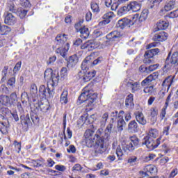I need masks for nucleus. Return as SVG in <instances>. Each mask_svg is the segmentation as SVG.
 <instances>
[{"label": "nucleus", "mask_w": 178, "mask_h": 178, "mask_svg": "<svg viewBox=\"0 0 178 178\" xmlns=\"http://www.w3.org/2000/svg\"><path fill=\"white\" fill-rule=\"evenodd\" d=\"M139 72H140V73H148V67H145V65H140L139 67Z\"/></svg>", "instance_id": "774afa93"}, {"label": "nucleus", "mask_w": 178, "mask_h": 178, "mask_svg": "<svg viewBox=\"0 0 178 178\" xmlns=\"http://www.w3.org/2000/svg\"><path fill=\"white\" fill-rule=\"evenodd\" d=\"M83 167L81 165L76 163L72 167V172H81Z\"/></svg>", "instance_id": "6e6d98bb"}, {"label": "nucleus", "mask_w": 178, "mask_h": 178, "mask_svg": "<svg viewBox=\"0 0 178 178\" xmlns=\"http://www.w3.org/2000/svg\"><path fill=\"white\" fill-rule=\"evenodd\" d=\"M97 72L92 71V72H89L86 74V77H88V80H91V79L95 77V74Z\"/></svg>", "instance_id": "0e129e2a"}, {"label": "nucleus", "mask_w": 178, "mask_h": 178, "mask_svg": "<svg viewBox=\"0 0 178 178\" xmlns=\"http://www.w3.org/2000/svg\"><path fill=\"white\" fill-rule=\"evenodd\" d=\"M152 83L150 79L148 78V76L142 82H141V86L142 87H145L146 86H148V84Z\"/></svg>", "instance_id": "69168bd1"}, {"label": "nucleus", "mask_w": 178, "mask_h": 178, "mask_svg": "<svg viewBox=\"0 0 178 178\" xmlns=\"http://www.w3.org/2000/svg\"><path fill=\"white\" fill-rule=\"evenodd\" d=\"M172 65H178V53H174L171 57Z\"/></svg>", "instance_id": "49530a36"}, {"label": "nucleus", "mask_w": 178, "mask_h": 178, "mask_svg": "<svg viewBox=\"0 0 178 178\" xmlns=\"http://www.w3.org/2000/svg\"><path fill=\"white\" fill-rule=\"evenodd\" d=\"M153 41H159V42H163L168 40V33L165 31H161L159 33L154 34L152 38Z\"/></svg>", "instance_id": "f8f14e48"}, {"label": "nucleus", "mask_w": 178, "mask_h": 178, "mask_svg": "<svg viewBox=\"0 0 178 178\" xmlns=\"http://www.w3.org/2000/svg\"><path fill=\"white\" fill-rule=\"evenodd\" d=\"M17 15H19L21 19L26 17L27 15V10H24L23 8H19L17 10Z\"/></svg>", "instance_id": "37998d69"}, {"label": "nucleus", "mask_w": 178, "mask_h": 178, "mask_svg": "<svg viewBox=\"0 0 178 178\" xmlns=\"http://www.w3.org/2000/svg\"><path fill=\"white\" fill-rule=\"evenodd\" d=\"M160 50L158 48L156 49H152L149 50H147L145 51V54L149 56V57L154 58L156 55H158L159 54Z\"/></svg>", "instance_id": "c756f323"}, {"label": "nucleus", "mask_w": 178, "mask_h": 178, "mask_svg": "<svg viewBox=\"0 0 178 178\" xmlns=\"http://www.w3.org/2000/svg\"><path fill=\"white\" fill-rule=\"evenodd\" d=\"M66 41H67V35L66 34H60L56 37V45H58L56 53L59 54L64 59L67 58V51H69V43H66Z\"/></svg>", "instance_id": "f03ea898"}, {"label": "nucleus", "mask_w": 178, "mask_h": 178, "mask_svg": "<svg viewBox=\"0 0 178 178\" xmlns=\"http://www.w3.org/2000/svg\"><path fill=\"white\" fill-rule=\"evenodd\" d=\"M79 62V58L76 55H73L70 57V60L67 63V67H73V66H76Z\"/></svg>", "instance_id": "b1692460"}, {"label": "nucleus", "mask_w": 178, "mask_h": 178, "mask_svg": "<svg viewBox=\"0 0 178 178\" xmlns=\"http://www.w3.org/2000/svg\"><path fill=\"white\" fill-rule=\"evenodd\" d=\"M125 106L126 108H134V103L133 102V94H129L126 99H125Z\"/></svg>", "instance_id": "393cba45"}, {"label": "nucleus", "mask_w": 178, "mask_h": 178, "mask_svg": "<svg viewBox=\"0 0 178 178\" xmlns=\"http://www.w3.org/2000/svg\"><path fill=\"white\" fill-rule=\"evenodd\" d=\"M173 80H175V76L170 75L168 76L165 79V80L162 83V86L164 87L165 88H167V91H169V89L173 84Z\"/></svg>", "instance_id": "4468645a"}, {"label": "nucleus", "mask_w": 178, "mask_h": 178, "mask_svg": "<svg viewBox=\"0 0 178 178\" xmlns=\"http://www.w3.org/2000/svg\"><path fill=\"white\" fill-rule=\"evenodd\" d=\"M15 84H16V78L15 76L10 78L7 82V85L10 86V87H12V88L15 87Z\"/></svg>", "instance_id": "de8ad7c7"}, {"label": "nucleus", "mask_w": 178, "mask_h": 178, "mask_svg": "<svg viewBox=\"0 0 178 178\" xmlns=\"http://www.w3.org/2000/svg\"><path fill=\"white\" fill-rule=\"evenodd\" d=\"M51 81L52 83H49L50 87L52 88H54L55 86L58 84V82L59 81V76L56 74H51Z\"/></svg>", "instance_id": "bb28decb"}, {"label": "nucleus", "mask_w": 178, "mask_h": 178, "mask_svg": "<svg viewBox=\"0 0 178 178\" xmlns=\"http://www.w3.org/2000/svg\"><path fill=\"white\" fill-rule=\"evenodd\" d=\"M95 138V136H94V138H85L86 146L88 148H92V147H94V144H95V149L96 154H101L97 152V147H95V145H97V140Z\"/></svg>", "instance_id": "a211bd4d"}, {"label": "nucleus", "mask_w": 178, "mask_h": 178, "mask_svg": "<svg viewBox=\"0 0 178 178\" xmlns=\"http://www.w3.org/2000/svg\"><path fill=\"white\" fill-rule=\"evenodd\" d=\"M116 154H117L118 159H122V157L123 156V151L122 150L120 147H117Z\"/></svg>", "instance_id": "13d9d810"}, {"label": "nucleus", "mask_w": 178, "mask_h": 178, "mask_svg": "<svg viewBox=\"0 0 178 178\" xmlns=\"http://www.w3.org/2000/svg\"><path fill=\"white\" fill-rule=\"evenodd\" d=\"M150 115L152 118H156L158 116V108H151Z\"/></svg>", "instance_id": "bf43d9fd"}, {"label": "nucleus", "mask_w": 178, "mask_h": 178, "mask_svg": "<svg viewBox=\"0 0 178 178\" xmlns=\"http://www.w3.org/2000/svg\"><path fill=\"white\" fill-rule=\"evenodd\" d=\"M158 134H159V132L158 131V130L156 129H151L149 131V136L151 138V137L152 138H156L158 137Z\"/></svg>", "instance_id": "58836bf2"}, {"label": "nucleus", "mask_w": 178, "mask_h": 178, "mask_svg": "<svg viewBox=\"0 0 178 178\" xmlns=\"http://www.w3.org/2000/svg\"><path fill=\"white\" fill-rule=\"evenodd\" d=\"M127 12H130L129 10L128 6H123L122 8H120L118 11V16H123V15H126Z\"/></svg>", "instance_id": "c9c22d12"}, {"label": "nucleus", "mask_w": 178, "mask_h": 178, "mask_svg": "<svg viewBox=\"0 0 178 178\" xmlns=\"http://www.w3.org/2000/svg\"><path fill=\"white\" fill-rule=\"evenodd\" d=\"M158 76H159V73H158V72H155L149 75L147 77L150 79V81L152 82L154 80H156L158 79Z\"/></svg>", "instance_id": "5fc2aeb1"}, {"label": "nucleus", "mask_w": 178, "mask_h": 178, "mask_svg": "<svg viewBox=\"0 0 178 178\" xmlns=\"http://www.w3.org/2000/svg\"><path fill=\"white\" fill-rule=\"evenodd\" d=\"M91 9L94 11V12H99V6H98V4L97 3H91Z\"/></svg>", "instance_id": "e2e57ef3"}, {"label": "nucleus", "mask_w": 178, "mask_h": 178, "mask_svg": "<svg viewBox=\"0 0 178 178\" xmlns=\"http://www.w3.org/2000/svg\"><path fill=\"white\" fill-rule=\"evenodd\" d=\"M115 17V13L113 12H108L104 15L103 19L107 21V23H109L112 19Z\"/></svg>", "instance_id": "72a5a7b5"}, {"label": "nucleus", "mask_w": 178, "mask_h": 178, "mask_svg": "<svg viewBox=\"0 0 178 178\" xmlns=\"http://www.w3.org/2000/svg\"><path fill=\"white\" fill-rule=\"evenodd\" d=\"M166 109H168V106H164L161 109L160 117L162 120L165 119V116L166 115Z\"/></svg>", "instance_id": "680f3d73"}, {"label": "nucleus", "mask_w": 178, "mask_h": 178, "mask_svg": "<svg viewBox=\"0 0 178 178\" xmlns=\"http://www.w3.org/2000/svg\"><path fill=\"white\" fill-rule=\"evenodd\" d=\"M55 168L56 170H59V172H65L66 170V167L62 165H56Z\"/></svg>", "instance_id": "338daca9"}, {"label": "nucleus", "mask_w": 178, "mask_h": 178, "mask_svg": "<svg viewBox=\"0 0 178 178\" xmlns=\"http://www.w3.org/2000/svg\"><path fill=\"white\" fill-rule=\"evenodd\" d=\"M147 17H148V9H144L142 11L138 20L139 22H145V20H147Z\"/></svg>", "instance_id": "2f4dec72"}, {"label": "nucleus", "mask_w": 178, "mask_h": 178, "mask_svg": "<svg viewBox=\"0 0 178 178\" xmlns=\"http://www.w3.org/2000/svg\"><path fill=\"white\" fill-rule=\"evenodd\" d=\"M175 5H176V0H167L164 5V10L169 12L172 9H175Z\"/></svg>", "instance_id": "412c9836"}, {"label": "nucleus", "mask_w": 178, "mask_h": 178, "mask_svg": "<svg viewBox=\"0 0 178 178\" xmlns=\"http://www.w3.org/2000/svg\"><path fill=\"white\" fill-rule=\"evenodd\" d=\"M0 88L4 92V94H6L7 95L10 94V90H9V88L6 85H1Z\"/></svg>", "instance_id": "603ef678"}, {"label": "nucleus", "mask_w": 178, "mask_h": 178, "mask_svg": "<svg viewBox=\"0 0 178 178\" xmlns=\"http://www.w3.org/2000/svg\"><path fill=\"white\" fill-rule=\"evenodd\" d=\"M129 140L130 142H128L123 146V149L124 151L133 152V151L140 145V139H138L136 136H132L129 137Z\"/></svg>", "instance_id": "423d86ee"}, {"label": "nucleus", "mask_w": 178, "mask_h": 178, "mask_svg": "<svg viewBox=\"0 0 178 178\" xmlns=\"http://www.w3.org/2000/svg\"><path fill=\"white\" fill-rule=\"evenodd\" d=\"M21 124H24L25 126H29L31 124V115L29 113L22 114L20 116Z\"/></svg>", "instance_id": "6ab92c4d"}, {"label": "nucleus", "mask_w": 178, "mask_h": 178, "mask_svg": "<svg viewBox=\"0 0 178 178\" xmlns=\"http://www.w3.org/2000/svg\"><path fill=\"white\" fill-rule=\"evenodd\" d=\"M4 23L10 26H13L16 23V17L13 14L8 13L5 17Z\"/></svg>", "instance_id": "2eb2a0df"}, {"label": "nucleus", "mask_w": 178, "mask_h": 178, "mask_svg": "<svg viewBox=\"0 0 178 178\" xmlns=\"http://www.w3.org/2000/svg\"><path fill=\"white\" fill-rule=\"evenodd\" d=\"M69 92L67 90H63L60 98V102L61 104H67V95Z\"/></svg>", "instance_id": "7c9ffc66"}, {"label": "nucleus", "mask_w": 178, "mask_h": 178, "mask_svg": "<svg viewBox=\"0 0 178 178\" xmlns=\"http://www.w3.org/2000/svg\"><path fill=\"white\" fill-rule=\"evenodd\" d=\"M121 35L120 32L118 31H114L110 33H108L106 36V38L109 41H115V38H120Z\"/></svg>", "instance_id": "5701e85b"}, {"label": "nucleus", "mask_w": 178, "mask_h": 178, "mask_svg": "<svg viewBox=\"0 0 178 178\" xmlns=\"http://www.w3.org/2000/svg\"><path fill=\"white\" fill-rule=\"evenodd\" d=\"M113 128V124L110 123L106 127L105 132H104V129H99L97 131L94 138L96 140V152L104 154V152L106 151V147L104 144L109 140V138H111V131H112Z\"/></svg>", "instance_id": "f257e3e1"}, {"label": "nucleus", "mask_w": 178, "mask_h": 178, "mask_svg": "<svg viewBox=\"0 0 178 178\" xmlns=\"http://www.w3.org/2000/svg\"><path fill=\"white\" fill-rule=\"evenodd\" d=\"M10 105H12V104H16V102H17V95L16 94V92H13L10 94Z\"/></svg>", "instance_id": "c03bdc74"}, {"label": "nucleus", "mask_w": 178, "mask_h": 178, "mask_svg": "<svg viewBox=\"0 0 178 178\" xmlns=\"http://www.w3.org/2000/svg\"><path fill=\"white\" fill-rule=\"evenodd\" d=\"M143 92L145 94H149L151 95V94H153V92H155V89H154L153 86L145 87L143 90Z\"/></svg>", "instance_id": "79ce46f5"}, {"label": "nucleus", "mask_w": 178, "mask_h": 178, "mask_svg": "<svg viewBox=\"0 0 178 178\" xmlns=\"http://www.w3.org/2000/svg\"><path fill=\"white\" fill-rule=\"evenodd\" d=\"M55 90V88H49V82L47 83V88L45 87V86L42 85L39 88V94L40 95H42V97H54V94L55 93L54 91Z\"/></svg>", "instance_id": "0eeeda50"}, {"label": "nucleus", "mask_w": 178, "mask_h": 178, "mask_svg": "<svg viewBox=\"0 0 178 178\" xmlns=\"http://www.w3.org/2000/svg\"><path fill=\"white\" fill-rule=\"evenodd\" d=\"M127 86L131 89V92L134 94V92H137L141 88L140 86V82L129 81L127 83Z\"/></svg>", "instance_id": "9b49d317"}, {"label": "nucleus", "mask_w": 178, "mask_h": 178, "mask_svg": "<svg viewBox=\"0 0 178 178\" xmlns=\"http://www.w3.org/2000/svg\"><path fill=\"white\" fill-rule=\"evenodd\" d=\"M169 26V22L166 21L160 20L159 23H157V29L158 30H166Z\"/></svg>", "instance_id": "a878e982"}, {"label": "nucleus", "mask_w": 178, "mask_h": 178, "mask_svg": "<svg viewBox=\"0 0 178 178\" xmlns=\"http://www.w3.org/2000/svg\"><path fill=\"white\" fill-rule=\"evenodd\" d=\"M95 48H98V44L94 40H88L81 45V49H88V51H94Z\"/></svg>", "instance_id": "9d476101"}, {"label": "nucleus", "mask_w": 178, "mask_h": 178, "mask_svg": "<svg viewBox=\"0 0 178 178\" xmlns=\"http://www.w3.org/2000/svg\"><path fill=\"white\" fill-rule=\"evenodd\" d=\"M144 140V143L145 144L146 147L149 148V149H154L155 148H157L158 145L161 144V138H159L157 140L155 141L152 138L147 136H145L143 138Z\"/></svg>", "instance_id": "6e6552de"}, {"label": "nucleus", "mask_w": 178, "mask_h": 178, "mask_svg": "<svg viewBox=\"0 0 178 178\" xmlns=\"http://www.w3.org/2000/svg\"><path fill=\"white\" fill-rule=\"evenodd\" d=\"M9 67L8 66H4L1 71L2 78L1 79V83H3L6 80V76H8V70Z\"/></svg>", "instance_id": "f704fd0d"}, {"label": "nucleus", "mask_w": 178, "mask_h": 178, "mask_svg": "<svg viewBox=\"0 0 178 178\" xmlns=\"http://www.w3.org/2000/svg\"><path fill=\"white\" fill-rule=\"evenodd\" d=\"M20 5L23 6V8H30L31 6V3L29 0H20Z\"/></svg>", "instance_id": "8fccbe9b"}, {"label": "nucleus", "mask_w": 178, "mask_h": 178, "mask_svg": "<svg viewBox=\"0 0 178 178\" xmlns=\"http://www.w3.org/2000/svg\"><path fill=\"white\" fill-rule=\"evenodd\" d=\"M108 118H109V114L108 113H105L102 116V118H101V120H100V123H101V126L102 127H105V124H106V122L108 120Z\"/></svg>", "instance_id": "e433bc0d"}, {"label": "nucleus", "mask_w": 178, "mask_h": 178, "mask_svg": "<svg viewBox=\"0 0 178 178\" xmlns=\"http://www.w3.org/2000/svg\"><path fill=\"white\" fill-rule=\"evenodd\" d=\"M129 10L132 12H138L141 9V3L137 1H131L127 5Z\"/></svg>", "instance_id": "dca6fc26"}, {"label": "nucleus", "mask_w": 178, "mask_h": 178, "mask_svg": "<svg viewBox=\"0 0 178 178\" xmlns=\"http://www.w3.org/2000/svg\"><path fill=\"white\" fill-rule=\"evenodd\" d=\"M31 119L34 124H37L40 122V118L37 114L31 115Z\"/></svg>", "instance_id": "4d7b16f0"}, {"label": "nucleus", "mask_w": 178, "mask_h": 178, "mask_svg": "<svg viewBox=\"0 0 178 178\" xmlns=\"http://www.w3.org/2000/svg\"><path fill=\"white\" fill-rule=\"evenodd\" d=\"M124 115V111H120L119 113H118V111H115L111 112V120L113 123V122L117 120V128L118 131L121 133V131H123V127H126V122L124 121V119L123 118V115Z\"/></svg>", "instance_id": "20e7f679"}, {"label": "nucleus", "mask_w": 178, "mask_h": 178, "mask_svg": "<svg viewBox=\"0 0 178 178\" xmlns=\"http://www.w3.org/2000/svg\"><path fill=\"white\" fill-rule=\"evenodd\" d=\"M89 66H92V60L91 56H87L81 63V67L82 70H87Z\"/></svg>", "instance_id": "f3484780"}, {"label": "nucleus", "mask_w": 178, "mask_h": 178, "mask_svg": "<svg viewBox=\"0 0 178 178\" xmlns=\"http://www.w3.org/2000/svg\"><path fill=\"white\" fill-rule=\"evenodd\" d=\"M45 160L43 159L33 160L32 163L35 168H44Z\"/></svg>", "instance_id": "cd10ccee"}, {"label": "nucleus", "mask_w": 178, "mask_h": 178, "mask_svg": "<svg viewBox=\"0 0 178 178\" xmlns=\"http://www.w3.org/2000/svg\"><path fill=\"white\" fill-rule=\"evenodd\" d=\"M22 67V61H19L16 63L13 69V73L16 74L17 72H19Z\"/></svg>", "instance_id": "052dcab7"}, {"label": "nucleus", "mask_w": 178, "mask_h": 178, "mask_svg": "<svg viewBox=\"0 0 178 178\" xmlns=\"http://www.w3.org/2000/svg\"><path fill=\"white\" fill-rule=\"evenodd\" d=\"M163 0H149V9H154L155 6H158L159 5L160 2H162Z\"/></svg>", "instance_id": "a19ab883"}, {"label": "nucleus", "mask_w": 178, "mask_h": 178, "mask_svg": "<svg viewBox=\"0 0 178 178\" xmlns=\"http://www.w3.org/2000/svg\"><path fill=\"white\" fill-rule=\"evenodd\" d=\"M94 136V131L91 129H87L84 134L85 138H92Z\"/></svg>", "instance_id": "09e8293b"}, {"label": "nucleus", "mask_w": 178, "mask_h": 178, "mask_svg": "<svg viewBox=\"0 0 178 178\" xmlns=\"http://www.w3.org/2000/svg\"><path fill=\"white\" fill-rule=\"evenodd\" d=\"M39 108L42 112H48L49 110V103H42L41 104L39 105Z\"/></svg>", "instance_id": "4c0bfd02"}, {"label": "nucleus", "mask_w": 178, "mask_h": 178, "mask_svg": "<svg viewBox=\"0 0 178 178\" xmlns=\"http://www.w3.org/2000/svg\"><path fill=\"white\" fill-rule=\"evenodd\" d=\"M128 131L130 133H137L138 131V124L136 120L131 121L128 124Z\"/></svg>", "instance_id": "aec40b11"}, {"label": "nucleus", "mask_w": 178, "mask_h": 178, "mask_svg": "<svg viewBox=\"0 0 178 178\" xmlns=\"http://www.w3.org/2000/svg\"><path fill=\"white\" fill-rule=\"evenodd\" d=\"M144 57L145 58L143 60V62L144 63H145V65H149V63H152V62H154V58L149 57V56L147 54V53H145Z\"/></svg>", "instance_id": "ea45409f"}, {"label": "nucleus", "mask_w": 178, "mask_h": 178, "mask_svg": "<svg viewBox=\"0 0 178 178\" xmlns=\"http://www.w3.org/2000/svg\"><path fill=\"white\" fill-rule=\"evenodd\" d=\"M76 31L78 33L79 31V33H81L80 37L81 38L86 39V38H88V35H90V31H88V28L86 26H81Z\"/></svg>", "instance_id": "4be33fe9"}, {"label": "nucleus", "mask_w": 178, "mask_h": 178, "mask_svg": "<svg viewBox=\"0 0 178 178\" xmlns=\"http://www.w3.org/2000/svg\"><path fill=\"white\" fill-rule=\"evenodd\" d=\"M143 170L144 171L139 172L143 177H151V176H154V175L156 174V168L153 165H146Z\"/></svg>", "instance_id": "1a4fd4ad"}, {"label": "nucleus", "mask_w": 178, "mask_h": 178, "mask_svg": "<svg viewBox=\"0 0 178 178\" xmlns=\"http://www.w3.org/2000/svg\"><path fill=\"white\" fill-rule=\"evenodd\" d=\"M159 67V64H154V65H149V67H147L148 73H151V72H154L156 70V69H158Z\"/></svg>", "instance_id": "3c124183"}, {"label": "nucleus", "mask_w": 178, "mask_h": 178, "mask_svg": "<svg viewBox=\"0 0 178 178\" xmlns=\"http://www.w3.org/2000/svg\"><path fill=\"white\" fill-rule=\"evenodd\" d=\"M8 8L10 12H12V13H16L17 12V8H16V6H15V3L13 2H10L8 4Z\"/></svg>", "instance_id": "a18cd8bd"}, {"label": "nucleus", "mask_w": 178, "mask_h": 178, "mask_svg": "<svg viewBox=\"0 0 178 178\" xmlns=\"http://www.w3.org/2000/svg\"><path fill=\"white\" fill-rule=\"evenodd\" d=\"M12 31V29L6 25H2L1 29H0L1 35H8V33Z\"/></svg>", "instance_id": "c85d7f7f"}, {"label": "nucleus", "mask_w": 178, "mask_h": 178, "mask_svg": "<svg viewBox=\"0 0 178 178\" xmlns=\"http://www.w3.org/2000/svg\"><path fill=\"white\" fill-rule=\"evenodd\" d=\"M167 16L170 19H175L176 17H178V10L170 12Z\"/></svg>", "instance_id": "864d4df0"}, {"label": "nucleus", "mask_w": 178, "mask_h": 178, "mask_svg": "<svg viewBox=\"0 0 178 178\" xmlns=\"http://www.w3.org/2000/svg\"><path fill=\"white\" fill-rule=\"evenodd\" d=\"M135 118L138 123L142 126H145L147 124V119L144 116V114L141 111H137L134 113Z\"/></svg>", "instance_id": "ddd939ff"}, {"label": "nucleus", "mask_w": 178, "mask_h": 178, "mask_svg": "<svg viewBox=\"0 0 178 178\" xmlns=\"http://www.w3.org/2000/svg\"><path fill=\"white\" fill-rule=\"evenodd\" d=\"M97 98H98L97 93L94 92L92 90L88 89V88H85L78 98V103L86 102L88 104L87 106H91Z\"/></svg>", "instance_id": "7ed1b4c3"}, {"label": "nucleus", "mask_w": 178, "mask_h": 178, "mask_svg": "<svg viewBox=\"0 0 178 178\" xmlns=\"http://www.w3.org/2000/svg\"><path fill=\"white\" fill-rule=\"evenodd\" d=\"M0 102L3 105H10V98L9 96L3 95L0 97Z\"/></svg>", "instance_id": "473e14b6"}, {"label": "nucleus", "mask_w": 178, "mask_h": 178, "mask_svg": "<svg viewBox=\"0 0 178 178\" xmlns=\"http://www.w3.org/2000/svg\"><path fill=\"white\" fill-rule=\"evenodd\" d=\"M138 19V14H135L131 19L123 18L118 21L117 24V27L120 29H124V27H130L133 26L135 23H137V19Z\"/></svg>", "instance_id": "39448f33"}]
</instances>
